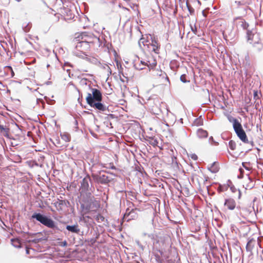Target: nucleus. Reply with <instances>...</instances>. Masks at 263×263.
<instances>
[{"instance_id":"nucleus-1","label":"nucleus","mask_w":263,"mask_h":263,"mask_svg":"<svg viewBox=\"0 0 263 263\" xmlns=\"http://www.w3.org/2000/svg\"><path fill=\"white\" fill-rule=\"evenodd\" d=\"M99 207V204L93 197L83 199L81 202V209L83 216L88 214L90 211H94Z\"/></svg>"},{"instance_id":"nucleus-2","label":"nucleus","mask_w":263,"mask_h":263,"mask_svg":"<svg viewBox=\"0 0 263 263\" xmlns=\"http://www.w3.org/2000/svg\"><path fill=\"white\" fill-rule=\"evenodd\" d=\"M78 41L76 45L75 48L72 53L78 57L83 58L86 55V52L90 48V46L87 43H85L80 39H76Z\"/></svg>"},{"instance_id":"nucleus-3","label":"nucleus","mask_w":263,"mask_h":263,"mask_svg":"<svg viewBox=\"0 0 263 263\" xmlns=\"http://www.w3.org/2000/svg\"><path fill=\"white\" fill-rule=\"evenodd\" d=\"M76 39H80L85 43H87L90 47L92 45L100 44V39L98 37L95 36L91 33L83 32L78 35Z\"/></svg>"},{"instance_id":"nucleus-4","label":"nucleus","mask_w":263,"mask_h":263,"mask_svg":"<svg viewBox=\"0 0 263 263\" xmlns=\"http://www.w3.org/2000/svg\"><path fill=\"white\" fill-rule=\"evenodd\" d=\"M32 219H35L42 224L49 228L55 227L54 222L51 218L41 213H34L31 216Z\"/></svg>"},{"instance_id":"nucleus-5","label":"nucleus","mask_w":263,"mask_h":263,"mask_svg":"<svg viewBox=\"0 0 263 263\" xmlns=\"http://www.w3.org/2000/svg\"><path fill=\"white\" fill-rule=\"evenodd\" d=\"M233 128L237 136L243 142L249 143L246 134L243 129L241 124L237 119H233Z\"/></svg>"},{"instance_id":"nucleus-6","label":"nucleus","mask_w":263,"mask_h":263,"mask_svg":"<svg viewBox=\"0 0 263 263\" xmlns=\"http://www.w3.org/2000/svg\"><path fill=\"white\" fill-rule=\"evenodd\" d=\"M91 93H88L86 100L87 104L93 103V102H101L102 100V95L101 91L96 88H90Z\"/></svg>"},{"instance_id":"nucleus-7","label":"nucleus","mask_w":263,"mask_h":263,"mask_svg":"<svg viewBox=\"0 0 263 263\" xmlns=\"http://www.w3.org/2000/svg\"><path fill=\"white\" fill-rule=\"evenodd\" d=\"M224 205L228 210H234L235 208L239 211V214L242 215L239 205L236 206L235 201L232 198H229L225 200Z\"/></svg>"},{"instance_id":"nucleus-8","label":"nucleus","mask_w":263,"mask_h":263,"mask_svg":"<svg viewBox=\"0 0 263 263\" xmlns=\"http://www.w3.org/2000/svg\"><path fill=\"white\" fill-rule=\"evenodd\" d=\"M151 42H149L148 44H146L147 45V48L149 51H152L156 53H158L160 45L155 38H153L152 36H151Z\"/></svg>"},{"instance_id":"nucleus-9","label":"nucleus","mask_w":263,"mask_h":263,"mask_svg":"<svg viewBox=\"0 0 263 263\" xmlns=\"http://www.w3.org/2000/svg\"><path fill=\"white\" fill-rule=\"evenodd\" d=\"M91 176L94 180L98 183L106 184L109 182L110 181L108 177L105 175H99L97 174L92 173Z\"/></svg>"},{"instance_id":"nucleus-10","label":"nucleus","mask_w":263,"mask_h":263,"mask_svg":"<svg viewBox=\"0 0 263 263\" xmlns=\"http://www.w3.org/2000/svg\"><path fill=\"white\" fill-rule=\"evenodd\" d=\"M247 37L248 41L251 44H253V43H257L260 41L258 33L255 32L253 33L252 31H247Z\"/></svg>"},{"instance_id":"nucleus-11","label":"nucleus","mask_w":263,"mask_h":263,"mask_svg":"<svg viewBox=\"0 0 263 263\" xmlns=\"http://www.w3.org/2000/svg\"><path fill=\"white\" fill-rule=\"evenodd\" d=\"M91 183V179L90 177L87 175L86 176L81 182V187L82 191H88L91 190L89 184Z\"/></svg>"},{"instance_id":"nucleus-12","label":"nucleus","mask_w":263,"mask_h":263,"mask_svg":"<svg viewBox=\"0 0 263 263\" xmlns=\"http://www.w3.org/2000/svg\"><path fill=\"white\" fill-rule=\"evenodd\" d=\"M258 247L261 248L258 241H256L255 240H250L247 244L246 249L248 251L252 252L253 250L255 248L257 249Z\"/></svg>"},{"instance_id":"nucleus-13","label":"nucleus","mask_w":263,"mask_h":263,"mask_svg":"<svg viewBox=\"0 0 263 263\" xmlns=\"http://www.w3.org/2000/svg\"><path fill=\"white\" fill-rule=\"evenodd\" d=\"M88 104L91 107H92L94 108L102 111H105L106 109V106L102 104L101 102H93L92 104L88 103Z\"/></svg>"},{"instance_id":"nucleus-14","label":"nucleus","mask_w":263,"mask_h":263,"mask_svg":"<svg viewBox=\"0 0 263 263\" xmlns=\"http://www.w3.org/2000/svg\"><path fill=\"white\" fill-rule=\"evenodd\" d=\"M208 170L213 173H216L219 171L218 164L216 162L212 163L208 166Z\"/></svg>"},{"instance_id":"nucleus-15","label":"nucleus","mask_w":263,"mask_h":263,"mask_svg":"<svg viewBox=\"0 0 263 263\" xmlns=\"http://www.w3.org/2000/svg\"><path fill=\"white\" fill-rule=\"evenodd\" d=\"M66 229L69 232L72 233H78L80 232V229L78 224H74L73 226L68 225L66 226Z\"/></svg>"},{"instance_id":"nucleus-16","label":"nucleus","mask_w":263,"mask_h":263,"mask_svg":"<svg viewBox=\"0 0 263 263\" xmlns=\"http://www.w3.org/2000/svg\"><path fill=\"white\" fill-rule=\"evenodd\" d=\"M197 135L199 138H204L208 137V132L203 129L199 128L197 131Z\"/></svg>"},{"instance_id":"nucleus-17","label":"nucleus","mask_w":263,"mask_h":263,"mask_svg":"<svg viewBox=\"0 0 263 263\" xmlns=\"http://www.w3.org/2000/svg\"><path fill=\"white\" fill-rule=\"evenodd\" d=\"M140 64H141L142 66H146L149 68L151 67H153L154 66H156V63L155 61H154L153 63H151L149 61L147 60H141L140 61Z\"/></svg>"},{"instance_id":"nucleus-18","label":"nucleus","mask_w":263,"mask_h":263,"mask_svg":"<svg viewBox=\"0 0 263 263\" xmlns=\"http://www.w3.org/2000/svg\"><path fill=\"white\" fill-rule=\"evenodd\" d=\"M149 143L153 146H156L158 143V140L153 137H147V140Z\"/></svg>"},{"instance_id":"nucleus-19","label":"nucleus","mask_w":263,"mask_h":263,"mask_svg":"<svg viewBox=\"0 0 263 263\" xmlns=\"http://www.w3.org/2000/svg\"><path fill=\"white\" fill-rule=\"evenodd\" d=\"M61 137L62 139L65 142H68L69 141H70V135L68 133H61Z\"/></svg>"},{"instance_id":"nucleus-20","label":"nucleus","mask_w":263,"mask_h":263,"mask_svg":"<svg viewBox=\"0 0 263 263\" xmlns=\"http://www.w3.org/2000/svg\"><path fill=\"white\" fill-rule=\"evenodd\" d=\"M149 41H146L144 38H141L139 41V45L141 48H142V45L144 47H147L146 44H148Z\"/></svg>"},{"instance_id":"nucleus-21","label":"nucleus","mask_w":263,"mask_h":263,"mask_svg":"<svg viewBox=\"0 0 263 263\" xmlns=\"http://www.w3.org/2000/svg\"><path fill=\"white\" fill-rule=\"evenodd\" d=\"M253 46L258 51L261 50L263 47V45L260 41L257 43H253Z\"/></svg>"},{"instance_id":"nucleus-22","label":"nucleus","mask_w":263,"mask_h":263,"mask_svg":"<svg viewBox=\"0 0 263 263\" xmlns=\"http://www.w3.org/2000/svg\"><path fill=\"white\" fill-rule=\"evenodd\" d=\"M12 245L15 248H20V242L17 239H11Z\"/></svg>"},{"instance_id":"nucleus-23","label":"nucleus","mask_w":263,"mask_h":263,"mask_svg":"<svg viewBox=\"0 0 263 263\" xmlns=\"http://www.w3.org/2000/svg\"><path fill=\"white\" fill-rule=\"evenodd\" d=\"M236 143L234 141L230 140L229 141V146L231 149L234 150L236 148Z\"/></svg>"},{"instance_id":"nucleus-24","label":"nucleus","mask_w":263,"mask_h":263,"mask_svg":"<svg viewBox=\"0 0 263 263\" xmlns=\"http://www.w3.org/2000/svg\"><path fill=\"white\" fill-rule=\"evenodd\" d=\"M259 95H260V94L259 93V92H258L257 90L253 91V97H254V99L255 100V102L257 100H259V98H260Z\"/></svg>"},{"instance_id":"nucleus-25","label":"nucleus","mask_w":263,"mask_h":263,"mask_svg":"<svg viewBox=\"0 0 263 263\" xmlns=\"http://www.w3.org/2000/svg\"><path fill=\"white\" fill-rule=\"evenodd\" d=\"M194 125L200 126L203 124V121L201 118L196 119L194 122Z\"/></svg>"},{"instance_id":"nucleus-26","label":"nucleus","mask_w":263,"mask_h":263,"mask_svg":"<svg viewBox=\"0 0 263 263\" xmlns=\"http://www.w3.org/2000/svg\"><path fill=\"white\" fill-rule=\"evenodd\" d=\"M180 81L181 82H182L183 83H186V82H190L189 81H187L186 80V75L184 74H182L180 76Z\"/></svg>"},{"instance_id":"nucleus-27","label":"nucleus","mask_w":263,"mask_h":263,"mask_svg":"<svg viewBox=\"0 0 263 263\" xmlns=\"http://www.w3.org/2000/svg\"><path fill=\"white\" fill-rule=\"evenodd\" d=\"M190 27L192 31L195 34H196L197 32V28L195 26V25H192V24H190Z\"/></svg>"},{"instance_id":"nucleus-28","label":"nucleus","mask_w":263,"mask_h":263,"mask_svg":"<svg viewBox=\"0 0 263 263\" xmlns=\"http://www.w3.org/2000/svg\"><path fill=\"white\" fill-rule=\"evenodd\" d=\"M241 26L244 29H247V27H248V24L246 23L245 22L241 21Z\"/></svg>"},{"instance_id":"nucleus-29","label":"nucleus","mask_w":263,"mask_h":263,"mask_svg":"<svg viewBox=\"0 0 263 263\" xmlns=\"http://www.w3.org/2000/svg\"><path fill=\"white\" fill-rule=\"evenodd\" d=\"M104 68L107 70L108 73H109L110 74L111 73V69L108 65H106V66H104Z\"/></svg>"},{"instance_id":"nucleus-30","label":"nucleus","mask_w":263,"mask_h":263,"mask_svg":"<svg viewBox=\"0 0 263 263\" xmlns=\"http://www.w3.org/2000/svg\"><path fill=\"white\" fill-rule=\"evenodd\" d=\"M190 157L194 160H196L198 159V157L195 154H191Z\"/></svg>"},{"instance_id":"nucleus-31","label":"nucleus","mask_w":263,"mask_h":263,"mask_svg":"<svg viewBox=\"0 0 263 263\" xmlns=\"http://www.w3.org/2000/svg\"><path fill=\"white\" fill-rule=\"evenodd\" d=\"M136 68L139 70H142L144 68L143 67L141 66L140 64L138 65L137 63L135 65Z\"/></svg>"},{"instance_id":"nucleus-32","label":"nucleus","mask_w":263,"mask_h":263,"mask_svg":"<svg viewBox=\"0 0 263 263\" xmlns=\"http://www.w3.org/2000/svg\"><path fill=\"white\" fill-rule=\"evenodd\" d=\"M66 64H65V65H64V67H63V68H64V70H66L67 72L68 73V76H69V77H71V76H70V69H68V68L66 69Z\"/></svg>"},{"instance_id":"nucleus-33","label":"nucleus","mask_w":263,"mask_h":263,"mask_svg":"<svg viewBox=\"0 0 263 263\" xmlns=\"http://www.w3.org/2000/svg\"><path fill=\"white\" fill-rule=\"evenodd\" d=\"M97 219L98 220H101L102 221L104 220V218L102 216L99 215L97 216Z\"/></svg>"},{"instance_id":"nucleus-34","label":"nucleus","mask_w":263,"mask_h":263,"mask_svg":"<svg viewBox=\"0 0 263 263\" xmlns=\"http://www.w3.org/2000/svg\"><path fill=\"white\" fill-rule=\"evenodd\" d=\"M0 129L1 130H4L6 132H8L9 129L5 128L3 125H0Z\"/></svg>"},{"instance_id":"nucleus-35","label":"nucleus","mask_w":263,"mask_h":263,"mask_svg":"<svg viewBox=\"0 0 263 263\" xmlns=\"http://www.w3.org/2000/svg\"><path fill=\"white\" fill-rule=\"evenodd\" d=\"M209 141H210H210H212V142H213V143H215V145H217V144H218V143H217V142H215V141L214 140L213 137H210L209 138Z\"/></svg>"},{"instance_id":"nucleus-36","label":"nucleus","mask_w":263,"mask_h":263,"mask_svg":"<svg viewBox=\"0 0 263 263\" xmlns=\"http://www.w3.org/2000/svg\"><path fill=\"white\" fill-rule=\"evenodd\" d=\"M67 245V242L66 240L61 242V246L62 247H66Z\"/></svg>"},{"instance_id":"nucleus-37","label":"nucleus","mask_w":263,"mask_h":263,"mask_svg":"<svg viewBox=\"0 0 263 263\" xmlns=\"http://www.w3.org/2000/svg\"><path fill=\"white\" fill-rule=\"evenodd\" d=\"M228 119H229V120L230 122H232L233 123V119H235V118H233V117H229L228 118Z\"/></svg>"},{"instance_id":"nucleus-38","label":"nucleus","mask_w":263,"mask_h":263,"mask_svg":"<svg viewBox=\"0 0 263 263\" xmlns=\"http://www.w3.org/2000/svg\"><path fill=\"white\" fill-rule=\"evenodd\" d=\"M240 197H241V192H240V191L239 190H238V199H240Z\"/></svg>"},{"instance_id":"nucleus-39","label":"nucleus","mask_w":263,"mask_h":263,"mask_svg":"<svg viewBox=\"0 0 263 263\" xmlns=\"http://www.w3.org/2000/svg\"><path fill=\"white\" fill-rule=\"evenodd\" d=\"M39 101H41V102H43L42 100H40V99H36V102L37 103H38Z\"/></svg>"},{"instance_id":"nucleus-40","label":"nucleus","mask_w":263,"mask_h":263,"mask_svg":"<svg viewBox=\"0 0 263 263\" xmlns=\"http://www.w3.org/2000/svg\"><path fill=\"white\" fill-rule=\"evenodd\" d=\"M122 76L126 79V80L128 81L127 77H125L123 73H122Z\"/></svg>"},{"instance_id":"nucleus-41","label":"nucleus","mask_w":263,"mask_h":263,"mask_svg":"<svg viewBox=\"0 0 263 263\" xmlns=\"http://www.w3.org/2000/svg\"><path fill=\"white\" fill-rule=\"evenodd\" d=\"M166 79L167 80V81H169V79H168V78L167 77H166Z\"/></svg>"},{"instance_id":"nucleus-42","label":"nucleus","mask_w":263,"mask_h":263,"mask_svg":"<svg viewBox=\"0 0 263 263\" xmlns=\"http://www.w3.org/2000/svg\"><path fill=\"white\" fill-rule=\"evenodd\" d=\"M242 177V176H241V175H239V176H238V178H241Z\"/></svg>"},{"instance_id":"nucleus-43","label":"nucleus","mask_w":263,"mask_h":263,"mask_svg":"<svg viewBox=\"0 0 263 263\" xmlns=\"http://www.w3.org/2000/svg\"><path fill=\"white\" fill-rule=\"evenodd\" d=\"M239 171H240V172L241 173V172H242V169L240 168L239 169Z\"/></svg>"},{"instance_id":"nucleus-44","label":"nucleus","mask_w":263,"mask_h":263,"mask_svg":"<svg viewBox=\"0 0 263 263\" xmlns=\"http://www.w3.org/2000/svg\"><path fill=\"white\" fill-rule=\"evenodd\" d=\"M26 253H27V254L29 253V251L28 250H26Z\"/></svg>"},{"instance_id":"nucleus-45","label":"nucleus","mask_w":263,"mask_h":263,"mask_svg":"<svg viewBox=\"0 0 263 263\" xmlns=\"http://www.w3.org/2000/svg\"><path fill=\"white\" fill-rule=\"evenodd\" d=\"M148 236V237H151V236H152V235H150V234H149Z\"/></svg>"},{"instance_id":"nucleus-46","label":"nucleus","mask_w":263,"mask_h":263,"mask_svg":"<svg viewBox=\"0 0 263 263\" xmlns=\"http://www.w3.org/2000/svg\"><path fill=\"white\" fill-rule=\"evenodd\" d=\"M198 3L199 4H200V2L199 1H198Z\"/></svg>"},{"instance_id":"nucleus-47","label":"nucleus","mask_w":263,"mask_h":263,"mask_svg":"<svg viewBox=\"0 0 263 263\" xmlns=\"http://www.w3.org/2000/svg\"><path fill=\"white\" fill-rule=\"evenodd\" d=\"M248 179H249V180H251L250 178V177H248Z\"/></svg>"},{"instance_id":"nucleus-48","label":"nucleus","mask_w":263,"mask_h":263,"mask_svg":"<svg viewBox=\"0 0 263 263\" xmlns=\"http://www.w3.org/2000/svg\"><path fill=\"white\" fill-rule=\"evenodd\" d=\"M17 2H20L21 0H16Z\"/></svg>"},{"instance_id":"nucleus-49","label":"nucleus","mask_w":263,"mask_h":263,"mask_svg":"<svg viewBox=\"0 0 263 263\" xmlns=\"http://www.w3.org/2000/svg\"><path fill=\"white\" fill-rule=\"evenodd\" d=\"M180 121L182 122V119H180Z\"/></svg>"},{"instance_id":"nucleus-50","label":"nucleus","mask_w":263,"mask_h":263,"mask_svg":"<svg viewBox=\"0 0 263 263\" xmlns=\"http://www.w3.org/2000/svg\"><path fill=\"white\" fill-rule=\"evenodd\" d=\"M49 66V65H48H48H47V67H48Z\"/></svg>"},{"instance_id":"nucleus-51","label":"nucleus","mask_w":263,"mask_h":263,"mask_svg":"<svg viewBox=\"0 0 263 263\" xmlns=\"http://www.w3.org/2000/svg\"><path fill=\"white\" fill-rule=\"evenodd\" d=\"M0 84H2V83L1 81H0Z\"/></svg>"},{"instance_id":"nucleus-52","label":"nucleus","mask_w":263,"mask_h":263,"mask_svg":"<svg viewBox=\"0 0 263 263\" xmlns=\"http://www.w3.org/2000/svg\"><path fill=\"white\" fill-rule=\"evenodd\" d=\"M261 252H262V254H263V250L261 251Z\"/></svg>"}]
</instances>
